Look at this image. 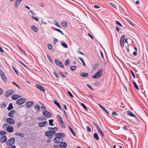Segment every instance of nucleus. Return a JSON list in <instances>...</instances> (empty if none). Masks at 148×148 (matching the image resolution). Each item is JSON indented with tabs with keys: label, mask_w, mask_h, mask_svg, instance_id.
Returning <instances> with one entry per match:
<instances>
[{
	"label": "nucleus",
	"mask_w": 148,
	"mask_h": 148,
	"mask_svg": "<svg viewBox=\"0 0 148 148\" xmlns=\"http://www.w3.org/2000/svg\"><path fill=\"white\" fill-rule=\"evenodd\" d=\"M19 61L20 62L22 65L24 66L25 67H26V68H27V66L25 65L22 62L19 60Z\"/></svg>",
	"instance_id": "4d7b16f0"
},
{
	"label": "nucleus",
	"mask_w": 148,
	"mask_h": 148,
	"mask_svg": "<svg viewBox=\"0 0 148 148\" xmlns=\"http://www.w3.org/2000/svg\"><path fill=\"white\" fill-rule=\"evenodd\" d=\"M67 92H68V94L70 97H72V98L73 97V95L71 93V92H70L68 90Z\"/></svg>",
	"instance_id": "052dcab7"
},
{
	"label": "nucleus",
	"mask_w": 148,
	"mask_h": 148,
	"mask_svg": "<svg viewBox=\"0 0 148 148\" xmlns=\"http://www.w3.org/2000/svg\"><path fill=\"white\" fill-rule=\"evenodd\" d=\"M16 113V112L14 110H11L9 112L8 114V116L11 118L14 117V114Z\"/></svg>",
	"instance_id": "dca6fc26"
},
{
	"label": "nucleus",
	"mask_w": 148,
	"mask_h": 148,
	"mask_svg": "<svg viewBox=\"0 0 148 148\" xmlns=\"http://www.w3.org/2000/svg\"><path fill=\"white\" fill-rule=\"evenodd\" d=\"M42 114L44 116L47 118L50 117L52 116V114L50 112L46 110H43Z\"/></svg>",
	"instance_id": "39448f33"
},
{
	"label": "nucleus",
	"mask_w": 148,
	"mask_h": 148,
	"mask_svg": "<svg viewBox=\"0 0 148 148\" xmlns=\"http://www.w3.org/2000/svg\"><path fill=\"white\" fill-rule=\"evenodd\" d=\"M103 70L101 69H99L95 74V75L92 76V78H97L100 76L102 74Z\"/></svg>",
	"instance_id": "f03ea898"
},
{
	"label": "nucleus",
	"mask_w": 148,
	"mask_h": 148,
	"mask_svg": "<svg viewBox=\"0 0 148 148\" xmlns=\"http://www.w3.org/2000/svg\"><path fill=\"white\" fill-rule=\"evenodd\" d=\"M54 103L61 110L62 108L60 104L57 102L56 100H54Z\"/></svg>",
	"instance_id": "4be33fe9"
},
{
	"label": "nucleus",
	"mask_w": 148,
	"mask_h": 148,
	"mask_svg": "<svg viewBox=\"0 0 148 148\" xmlns=\"http://www.w3.org/2000/svg\"><path fill=\"white\" fill-rule=\"evenodd\" d=\"M56 117L58 119V120L59 119L60 121V122L61 121H63V119L60 116V115L59 114H58L56 116Z\"/></svg>",
	"instance_id": "473e14b6"
},
{
	"label": "nucleus",
	"mask_w": 148,
	"mask_h": 148,
	"mask_svg": "<svg viewBox=\"0 0 148 148\" xmlns=\"http://www.w3.org/2000/svg\"><path fill=\"white\" fill-rule=\"evenodd\" d=\"M55 137L53 139L54 143H59L63 141L62 137H64L65 134L62 133H58L55 135Z\"/></svg>",
	"instance_id": "f257e3e1"
},
{
	"label": "nucleus",
	"mask_w": 148,
	"mask_h": 148,
	"mask_svg": "<svg viewBox=\"0 0 148 148\" xmlns=\"http://www.w3.org/2000/svg\"><path fill=\"white\" fill-rule=\"evenodd\" d=\"M19 49L20 50V51L23 53L25 54V52L19 46L17 45Z\"/></svg>",
	"instance_id": "c03bdc74"
},
{
	"label": "nucleus",
	"mask_w": 148,
	"mask_h": 148,
	"mask_svg": "<svg viewBox=\"0 0 148 148\" xmlns=\"http://www.w3.org/2000/svg\"><path fill=\"white\" fill-rule=\"evenodd\" d=\"M110 5H111L115 9H116V5H114L112 3H109Z\"/></svg>",
	"instance_id": "6e6d98bb"
},
{
	"label": "nucleus",
	"mask_w": 148,
	"mask_h": 148,
	"mask_svg": "<svg viewBox=\"0 0 148 148\" xmlns=\"http://www.w3.org/2000/svg\"><path fill=\"white\" fill-rule=\"evenodd\" d=\"M80 76L83 77H87L89 76V74L88 73H85L84 72H82L80 74Z\"/></svg>",
	"instance_id": "6ab92c4d"
},
{
	"label": "nucleus",
	"mask_w": 148,
	"mask_h": 148,
	"mask_svg": "<svg viewBox=\"0 0 148 148\" xmlns=\"http://www.w3.org/2000/svg\"><path fill=\"white\" fill-rule=\"evenodd\" d=\"M13 107L12 106V103H10L8 106V107L7 108L8 110H10L13 109Z\"/></svg>",
	"instance_id": "393cba45"
},
{
	"label": "nucleus",
	"mask_w": 148,
	"mask_h": 148,
	"mask_svg": "<svg viewBox=\"0 0 148 148\" xmlns=\"http://www.w3.org/2000/svg\"><path fill=\"white\" fill-rule=\"evenodd\" d=\"M6 133V132L5 131H1L0 132V134L1 135H4Z\"/></svg>",
	"instance_id": "603ef678"
},
{
	"label": "nucleus",
	"mask_w": 148,
	"mask_h": 148,
	"mask_svg": "<svg viewBox=\"0 0 148 148\" xmlns=\"http://www.w3.org/2000/svg\"><path fill=\"white\" fill-rule=\"evenodd\" d=\"M47 56L48 59V60H49V62H50L51 63H53V62L52 61L51 58L50 57V56L48 55H47Z\"/></svg>",
	"instance_id": "e433bc0d"
},
{
	"label": "nucleus",
	"mask_w": 148,
	"mask_h": 148,
	"mask_svg": "<svg viewBox=\"0 0 148 148\" xmlns=\"http://www.w3.org/2000/svg\"><path fill=\"white\" fill-rule=\"evenodd\" d=\"M47 47H48V49H49L50 50H52V45L51 44H48Z\"/></svg>",
	"instance_id": "09e8293b"
},
{
	"label": "nucleus",
	"mask_w": 148,
	"mask_h": 148,
	"mask_svg": "<svg viewBox=\"0 0 148 148\" xmlns=\"http://www.w3.org/2000/svg\"><path fill=\"white\" fill-rule=\"evenodd\" d=\"M38 119L40 121H42L45 120V117H39L38 118Z\"/></svg>",
	"instance_id": "79ce46f5"
},
{
	"label": "nucleus",
	"mask_w": 148,
	"mask_h": 148,
	"mask_svg": "<svg viewBox=\"0 0 148 148\" xmlns=\"http://www.w3.org/2000/svg\"><path fill=\"white\" fill-rule=\"evenodd\" d=\"M81 105L82 106L83 108L85 109L86 111L88 110V109L86 107V106L82 103H81Z\"/></svg>",
	"instance_id": "4c0bfd02"
},
{
	"label": "nucleus",
	"mask_w": 148,
	"mask_h": 148,
	"mask_svg": "<svg viewBox=\"0 0 148 148\" xmlns=\"http://www.w3.org/2000/svg\"><path fill=\"white\" fill-rule=\"evenodd\" d=\"M125 35H123L120 40L121 45V46L123 47H124V41L125 38Z\"/></svg>",
	"instance_id": "f8f14e48"
},
{
	"label": "nucleus",
	"mask_w": 148,
	"mask_h": 148,
	"mask_svg": "<svg viewBox=\"0 0 148 148\" xmlns=\"http://www.w3.org/2000/svg\"><path fill=\"white\" fill-rule=\"evenodd\" d=\"M47 123H48L46 121L39 122L38 123V126L40 127H43L47 126Z\"/></svg>",
	"instance_id": "1a4fd4ad"
},
{
	"label": "nucleus",
	"mask_w": 148,
	"mask_h": 148,
	"mask_svg": "<svg viewBox=\"0 0 148 148\" xmlns=\"http://www.w3.org/2000/svg\"><path fill=\"white\" fill-rule=\"evenodd\" d=\"M55 62L56 64L58 66L62 68H64L63 65L61 62L57 59L55 60Z\"/></svg>",
	"instance_id": "0eeeda50"
},
{
	"label": "nucleus",
	"mask_w": 148,
	"mask_h": 148,
	"mask_svg": "<svg viewBox=\"0 0 148 148\" xmlns=\"http://www.w3.org/2000/svg\"><path fill=\"white\" fill-rule=\"evenodd\" d=\"M15 142V139L14 138H12L8 140L6 142L7 145L11 146L13 145Z\"/></svg>",
	"instance_id": "20e7f679"
},
{
	"label": "nucleus",
	"mask_w": 148,
	"mask_h": 148,
	"mask_svg": "<svg viewBox=\"0 0 148 148\" xmlns=\"http://www.w3.org/2000/svg\"><path fill=\"white\" fill-rule=\"evenodd\" d=\"M66 146V143L65 142H61L59 145V147L60 148H65Z\"/></svg>",
	"instance_id": "2eb2a0df"
},
{
	"label": "nucleus",
	"mask_w": 148,
	"mask_h": 148,
	"mask_svg": "<svg viewBox=\"0 0 148 148\" xmlns=\"http://www.w3.org/2000/svg\"><path fill=\"white\" fill-rule=\"evenodd\" d=\"M99 106L102 108L104 111H105L106 113H107V115L109 113L107 111V110L106 109L104 108L101 105H99Z\"/></svg>",
	"instance_id": "72a5a7b5"
},
{
	"label": "nucleus",
	"mask_w": 148,
	"mask_h": 148,
	"mask_svg": "<svg viewBox=\"0 0 148 148\" xmlns=\"http://www.w3.org/2000/svg\"><path fill=\"white\" fill-rule=\"evenodd\" d=\"M56 134V132L54 131H47L45 132V135L47 136L48 138H51L52 137L51 136L53 135Z\"/></svg>",
	"instance_id": "7ed1b4c3"
},
{
	"label": "nucleus",
	"mask_w": 148,
	"mask_h": 148,
	"mask_svg": "<svg viewBox=\"0 0 148 148\" xmlns=\"http://www.w3.org/2000/svg\"><path fill=\"white\" fill-rule=\"evenodd\" d=\"M26 101V99L24 98H20L17 101L16 103L18 105H21Z\"/></svg>",
	"instance_id": "423d86ee"
},
{
	"label": "nucleus",
	"mask_w": 148,
	"mask_h": 148,
	"mask_svg": "<svg viewBox=\"0 0 148 148\" xmlns=\"http://www.w3.org/2000/svg\"><path fill=\"white\" fill-rule=\"evenodd\" d=\"M34 103L32 101H28L25 103V106L27 108H29L32 105L34 104Z\"/></svg>",
	"instance_id": "ddd939ff"
},
{
	"label": "nucleus",
	"mask_w": 148,
	"mask_h": 148,
	"mask_svg": "<svg viewBox=\"0 0 148 148\" xmlns=\"http://www.w3.org/2000/svg\"><path fill=\"white\" fill-rule=\"evenodd\" d=\"M64 64L65 65H68L69 64V60L67 59L65 62Z\"/></svg>",
	"instance_id": "49530a36"
},
{
	"label": "nucleus",
	"mask_w": 148,
	"mask_h": 148,
	"mask_svg": "<svg viewBox=\"0 0 148 148\" xmlns=\"http://www.w3.org/2000/svg\"><path fill=\"white\" fill-rule=\"evenodd\" d=\"M86 86L88 87V88L90 89L91 90H94V89L93 88H92L90 86V85H89L88 84L86 85Z\"/></svg>",
	"instance_id": "69168bd1"
},
{
	"label": "nucleus",
	"mask_w": 148,
	"mask_h": 148,
	"mask_svg": "<svg viewBox=\"0 0 148 148\" xmlns=\"http://www.w3.org/2000/svg\"><path fill=\"white\" fill-rule=\"evenodd\" d=\"M53 74L54 75V76L56 78V79H57V80L58 79H59V78H58V76L57 74L56 73V72H53Z\"/></svg>",
	"instance_id": "de8ad7c7"
},
{
	"label": "nucleus",
	"mask_w": 148,
	"mask_h": 148,
	"mask_svg": "<svg viewBox=\"0 0 148 148\" xmlns=\"http://www.w3.org/2000/svg\"><path fill=\"white\" fill-rule=\"evenodd\" d=\"M31 28L32 30L35 32H36L38 30V29L34 25H32L31 26Z\"/></svg>",
	"instance_id": "5701e85b"
},
{
	"label": "nucleus",
	"mask_w": 148,
	"mask_h": 148,
	"mask_svg": "<svg viewBox=\"0 0 148 148\" xmlns=\"http://www.w3.org/2000/svg\"><path fill=\"white\" fill-rule=\"evenodd\" d=\"M115 22L117 25H119L120 27H122V25L118 21H116Z\"/></svg>",
	"instance_id": "a18cd8bd"
},
{
	"label": "nucleus",
	"mask_w": 148,
	"mask_h": 148,
	"mask_svg": "<svg viewBox=\"0 0 148 148\" xmlns=\"http://www.w3.org/2000/svg\"><path fill=\"white\" fill-rule=\"evenodd\" d=\"M69 127L70 130V131L72 133L73 135L74 136H75V133H74V131H73V130L69 126Z\"/></svg>",
	"instance_id": "f704fd0d"
},
{
	"label": "nucleus",
	"mask_w": 148,
	"mask_h": 148,
	"mask_svg": "<svg viewBox=\"0 0 148 148\" xmlns=\"http://www.w3.org/2000/svg\"><path fill=\"white\" fill-rule=\"evenodd\" d=\"M6 130L9 132H11L13 131V128L12 126H8L6 127Z\"/></svg>",
	"instance_id": "f3484780"
},
{
	"label": "nucleus",
	"mask_w": 148,
	"mask_h": 148,
	"mask_svg": "<svg viewBox=\"0 0 148 148\" xmlns=\"http://www.w3.org/2000/svg\"><path fill=\"white\" fill-rule=\"evenodd\" d=\"M78 58H79L81 61L82 62L83 64V65L84 66H85L86 64H85V62H84L83 59L82 58H80L79 57H78Z\"/></svg>",
	"instance_id": "a19ab883"
},
{
	"label": "nucleus",
	"mask_w": 148,
	"mask_h": 148,
	"mask_svg": "<svg viewBox=\"0 0 148 148\" xmlns=\"http://www.w3.org/2000/svg\"><path fill=\"white\" fill-rule=\"evenodd\" d=\"M112 115H113L117 116L118 115V114L116 112L114 111L112 112Z\"/></svg>",
	"instance_id": "0e129e2a"
},
{
	"label": "nucleus",
	"mask_w": 148,
	"mask_h": 148,
	"mask_svg": "<svg viewBox=\"0 0 148 148\" xmlns=\"http://www.w3.org/2000/svg\"><path fill=\"white\" fill-rule=\"evenodd\" d=\"M7 122L10 124H14L15 121L14 120L11 118H8L6 119Z\"/></svg>",
	"instance_id": "9b49d317"
},
{
	"label": "nucleus",
	"mask_w": 148,
	"mask_h": 148,
	"mask_svg": "<svg viewBox=\"0 0 148 148\" xmlns=\"http://www.w3.org/2000/svg\"><path fill=\"white\" fill-rule=\"evenodd\" d=\"M34 109L36 110L37 109L38 111H39L40 110V108L39 106L37 105L35 106Z\"/></svg>",
	"instance_id": "37998d69"
},
{
	"label": "nucleus",
	"mask_w": 148,
	"mask_h": 148,
	"mask_svg": "<svg viewBox=\"0 0 148 148\" xmlns=\"http://www.w3.org/2000/svg\"><path fill=\"white\" fill-rule=\"evenodd\" d=\"M0 74L2 79L4 82L5 83H6L7 82V78L5 76L4 73L1 70H0Z\"/></svg>",
	"instance_id": "6e6552de"
},
{
	"label": "nucleus",
	"mask_w": 148,
	"mask_h": 148,
	"mask_svg": "<svg viewBox=\"0 0 148 148\" xmlns=\"http://www.w3.org/2000/svg\"><path fill=\"white\" fill-rule=\"evenodd\" d=\"M15 135L17 136H20L21 137H23L24 136V134L20 132H17L15 134Z\"/></svg>",
	"instance_id": "b1692460"
},
{
	"label": "nucleus",
	"mask_w": 148,
	"mask_h": 148,
	"mask_svg": "<svg viewBox=\"0 0 148 148\" xmlns=\"http://www.w3.org/2000/svg\"><path fill=\"white\" fill-rule=\"evenodd\" d=\"M94 138L97 140H99V137L96 133H95L93 135Z\"/></svg>",
	"instance_id": "c85d7f7f"
},
{
	"label": "nucleus",
	"mask_w": 148,
	"mask_h": 148,
	"mask_svg": "<svg viewBox=\"0 0 148 148\" xmlns=\"http://www.w3.org/2000/svg\"><path fill=\"white\" fill-rule=\"evenodd\" d=\"M58 129V128L57 127H54L53 128L51 127H48V130L50 131H54L55 132Z\"/></svg>",
	"instance_id": "aec40b11"
},
{
	"label": "nucleus",
	"mask_w": 148,
	"mask_h": 148,
	"mask_svg": "<svg viewBox=\"0 0 148 148\" xmlns=\"http://www.w3.org/2000/svg\"><path fill=\"white\" fill-rule=\"evenodd\" d=\"M6 106V105L4 103H3L1 105V108H5Z\"/></svg>",
	"instance_id": "13d9d810"
},
{
	"label": "nucleus",
	"mask_w": 148,
	"mask_h": 148,
	"mask_svg": "<svg viewBox=\"0 0 148 148\" xmlns=\"http://www.w3.org/2000/svg\"><path fill=\"white\" fill-rule=\"evenodd\" d=\"M127 21L132 25H133V23L129 19H127Z\"/></svg>",
	"instance_id": "774afa93"
},
{
	"label": "nucleus",
	"mask_w": 148,
	"mask_h": 148,
	"mask_svg": "<svg viewBox=\"0 0 148 148\" xmlns=\"http://www.w3.org/2000/svg\"><path fill=\"white\" fill-rule=\"evenodd\" d=\"M7 139V137L5 135H3L2 136L0 139V141L1 143H3L5 142Z\"/></svg>",
	"instance_id": "4468645a"
},
{
	"label": "nucleus",
	"mask_w": 148,
	"mask_h": 148,
	"mask_svg": "<svg viewBox=\"0 0 148 148\" xmlns=\"http://www.w3.org/2000/svg\"><path fill=\"white\" fill-rule=\"evenodd\" d=\"M76 68V66H71L70 67V69L72 71H74Z\"/></svg>",
	"instance_id": "c9c22d12"
},
{
	"label": "nucleus",
	"mask_w": 148,
	"mask_h": 148,
	"mask_svg": "<svg viewBox=\"0 0 148 148\" xmlns=\"http://www.w3.org/2000/svg\"><path fill=\"white\" fill-rule=\"evenodd\" d=\"M58 74L60 75L63 78H65L66 77V76L64 75L62 73L60 72L58 73Z\"/></svg>",
	"instance_id": "5fc2aeb1"
},
{
	"label": "nucleus",
	"mask_w": 148,
	"mask_h": 148,
	"mask_svg": "<svg viewBox=\"0 0 148 148\" xmlns=\"http://www.w3.org/2000/svg\"><path fill=\"white\" fill-rule=\"evenodd\" d=\"M12 84H13L15 86H16L18 88H19V89H20L21 88L18 85H17V84H16L14 82H12Z\"/></svg>",
	"instance_id": "3c124183"
},
{
	"label": "nucleus",
	"mask_w": 148,
	"mask_h": 148,
	"mask_svg": "<svg viewBox=\"0 0 148 148\" xmlns=\"http://www.w3.org/2000/svg\"><path fill=\"white\" fill-rule=\"evenodd\" d=\"M12 68L14 72L16 73L17 74V75H18V71L13 66H12Z\"/></svg>",
	"instance_id": "ea45409f"
},
{
	"label": "nucleus",
	"mask_w": 148,
	"mask_h": 148,
	"mask_svg": "<svg viewBox=\"0 0 148 148\" xmlns=\"http://www.w3.org/2000/svg\"><path fill=\"white\" fill-rule=\"evenodd\" d=\"M20 97V95H14L12 96V98L13 99L15 100Z\"/></svg>",
	"instance_id": "412c9836"
},
{
	"label": "nucleus",
	"mask_w": 148,
	"mask_h": 148,
	"mask_svg": "<svg viewBox=\"0 0 148 148\" xmlns=\"http://www.w3.org/2000/svg\"><path fill=\"white\" fill-rule=\"evenodd\" d=\"M32 18L34 20H35L36 21H38V18L37 17H34V16H32Z\"/></svg>",
	"instance_id": "680f3d73"
},
{
	"label": "nucleus",
	"mask_w": 148,
	"mask_h": 148,
	"mask_svg": "<svg viewBox=\"0 0 148 148\" xmlns=\"http://www.w3.org/2000/svg\"><path fill=\"white\" fill-rule=\"evenodd\" d=\"M55 24L58 27L61 28L59 24L56 21L55 22Z\"/></svg>",
	"instance_id": "bf43d9fd"
},
{
	"label": "nucleus",
	"mask_w": 148,
	"mask_h": 148,
	"mask_svg": "<svg viewBox=\"0 0 148 148\" xmlns=\"http://www.w3.org/2000/svg\"><path fill=\"white\" fill-rule=\"evenodd\" d=\"M53 119H50L49 120V125L52 126L53 125Z\"/></svg>",
	"instance_id": "2f4dec72"
},
{
	"label": "nucleus",
	"mask_w": 148,
	"mask_h": 148,
	"mask_svg": "<svg viewBox=\"0 0 148 148\" xmlns=\"http://www.w3.org/2000/svg\"><path fill=\"white\" fill-rule=\"evenodd\" d=\"M19 4V3H18L16 1H15V7L16 8L18 6Z\"/></svg>",
	"instance_id": "338daca9"
},
{
	"label": "nucleus",
	"mask_w": 148,
	"mask_h": 148,
	"mask_svg": "<svg viewBox=\"0 0 148 148\" xmlns=\"http://www.w3.org/2000/svg\"><path fill=\"white\" fill-rule=\"evenodd\" d=\"M22 125V123L21 122H19L18 123L17 125V127L18 128L20 126V125Z\"/></svg>",
	"instance_id": "e2e57ef3"
},
{
	"label": "nucleus",
	"mask_w": 148,
	"mask_h": 148,
	"mask_svg": "<svg viewBox=\"0 0 148 148\" xmlns=\"http://www.w3.org/2000/svg\"><path fill=\"white\" fill-rule=\"evenodd\" d=\"M133 83L134 85V87H135V88L137 90H139V87L136 84V82L134 81H133Z\"/></svg>",
	"instance_id": "bb28decb"
},
{
	"label": "nucleus",
	"mask_w": 148,
	"mask_h": 148,
	"mask_svg": "<svg viewBox=\"0 0 148 148\" xmlns=\"http://www.w3.org/2000/svg\"><path fill=\"white\" fill-rule=\"evenodd\" d=\"M127 114L130 116L132 117H135V116L134 115L133 113L130 111H127Z\"/></svg>",
	"instance_id": "7c9ffc66"
},
{
	"label": "nucleus",
	"mask_w": 148,
	"mask_h": 148,
	"mask_svg": "<svg viewBox=\"0 0 148 148\" xmlns=\"http://www.w3.org/2000/svg\"><path fill=\"white\" fill-rule=\"evenodd\" d=\"M98 132L103 137H104V134L101 129H100V130H99L98 131Z\"/></svg>",
	"instance_id": "58836bf2"
},
{
	"label": "nucleus",
	"mask_w": 148,
	"mask_h": 148,
	"mask_svg": "<svg viewBox=\"0 0 148 148\" xmlns=\"http://www.w3.org/2000/svg\"><path fill=\"white\" fill-rule=\"evenodd\" d=\"M58 42V40L56 38H55L53 40V43L54 45H56Z\"/></svg>",
	"instance_id": "8fccbe9b"
},
{
	"label": "nucleus",
	"mask_w": 148,
	"mask_h": 148,
	"mask_svg": "<svg viewBox=\"0 0 148 148\" xmlns=\"http://www.w3.org/2000/svg\"><path fill=\"white\" fill-rule=\"evenodd\" d=\"M86 129L87 132H91V129L90 128V127L89 126H87Z\"/></svg>",
	"instance_id": "864d4df0"
},
{
	"label": "nucleus",
	"mask_w": 148,
	"mask_h": 148,
	"mask_svg": "<svg viewBox=\"0 0 148 148\" xmlns=\"http://www.w3.org/2000/svg\"><path fill=\"white\" fill-rule=\"evenodd\" d=\"M62 26L64 27H67V24L66 22L65 21H64L61 23Z\"/></svg>",
	"instance_id": "cd10ccee"
},
{
	"label": "nucleus",
	"mask_w": 148,
	"mask_h": 148,
	"mask_svg": "<svg viewBox=\"0 0 148 148\" xmlns=\"http://www.w3.org/2000/svg\"><path fill=\"white\" fill-rule=\"evenodd\" d=\"M61 45L64 47L67 48L68 47L67 45L63 42H61Z\"/></svg>",
	"instance_id": "c756f323"
},
{
	"label": "nucleus",
	"mask_w": 148,
	"mask_h": 148,
	"mask_svg": "<svg viewBox=\"0 0 148 148\" xmlns=\"http://www.w3.org/2000/svg\"><path fill=\"white\" fill-rule=\"evenodd\" d=\"M36 86L38 88L41 90L43 92H44L45 91L44 88L41 85L38 84H37L36 85Z\"/></svg>",
	"instance_id": "a211bd4d"
},
{
	"label": "nucleus",
	"mask_w": 148,
	"mask_h": 148,
	"mask_svg": "<svg viewBox=\"0 0 148 148\" xmlns=\"http://www.w3.org/2000/svg\"><path fill=\"white\" fill-rule=\"evenodd\" d=\"M60 125H61L62 127L63 128H65L66 127L64 125V124L63 122V121H61L60 122H59Z\"/></svg>",
	"instance_id": "a878e982"
},
{
	"label": "nucleus",
	"mask_w": 148,
	"mask_h": 148,
	"mask_svg": "<svg viewBox=\"0 0 148 148\" xmlns=\"http://www.w3.org/2000/svg\"><path fill=\"white\" fill-rule=\"evenodd\" d=\"M14 93V91L13 90H9L7 91L5 93V95L6 97H8Z\"/></svg>",
	"instance_id": "9d476101"
}]
</instances>
